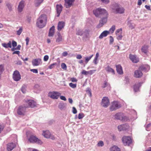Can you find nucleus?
I'll use <instances>...</instances> for the list:
<instances>
[{"label": "nucleus", "mask_w": 151, "mask_h": 151, "mask_svg": "<svg viewBox=\"0 0 151 151\" xmlns=\"http://www.w3.org/2000/svg\"><path fill=\"white\" fill-rule=\"evenodd\" d=\"M47 17L45 14L41 15L37 20V26L40 28H42L46 25Z\"/></svg>", "instance_id": "f257e3e1"}, {"label": "nucleus", "mask_w": 151, "mask_h": 151, "mask_svg": "<svg viewBox=\"0 0 151 151\" xmlns=\"http://www.w3.org/2000/svg\"><path fill=\"white\" fill-rule=\"evenodd\" d=\"M113 9L114 10L116 13L122 14L124 13L125 9L122 6L117 4L114 5V8Z\"/></svg>", "instance_id": "f03ea898"}, {"label": "nucleus", "mask_w": 151, "mask_h": 151, "mask_svg": "<svg viewBox=\"0 0 151 151\" xmlns=\"http://www.w3.org/2000/svg\"><path fill=\"white\" fill-rule=\"evenodd\" d=\"M28 140L31 143H36L39 145H41L42 144V142L39 139L35 136L33 135L31 136L30 137Z\"/></svg>", "instance_id": "7ed1b4c3"}, {"label": "nucleus", "mask_w": 151, "mask_h": 151, "mask_svg": "<svg viewBox=\"0 0 151 151\" xmlns=\"http://www.w3.org/2000/svg\"><path fill=\"white\" fill-rule=\"evenodd\" d=\"M61 94L58 91L50 92L48 94V96L53 99H58Z\"/></svg>", "instance_id": "20e7f679"}, {"label": "nucleus", "mask_w": 151, "mask_h": 151, "mask_svg": "<svg viewBox=\"0 0 151 151\" xmlns=\"http://www.w3.org/2000/svg\"><path fill=\"white\" fill-rule=\"evenodd\" d=\"M122 141L125 146H129L132 143V139L129 136H124L122 138Z\"/></svg>", "instance_id": "39448f33"}, {"label": "nucleus", "mask_w": 151, "mask_h": 151, "mask_svg": "<svg viewBox=\"0 0 151 151\" xmlns=\"http://www.w3.org/2000/svg\"><path fill=\"white\" fill-rule=\"evenodd\" d=\"M110 104L109 101L107 97H104L102 99L101 103V105L104 108H107Z\"/></svg>", "instance_id": "423d86ee"}, {"label": "nucleus", "mask_w": 151, "mask_h": 151, "mask_svg": "<svg viewBox=\"0 0 151 151\" xmlns=\"http://www.w3.org/2000/svg\"><path fill=\"white\" fill-rule=\"evenodd\" d=\"M26 108L25 107L19 106L17 110V113L19 115H24L26 112Z\"/></svg>", "instance_id": "0eeeda50"}, {"label": "nucleus", "mask_w": 151, "mask_h": 151, "mask_svg": "<svg viewBox=\"0 0 151 151\" xmlns=\"http://www.w3.org/2000/svg\"><path fill=\"white\" fill-rule=\"evenodd\" d=\"M121 107L120 104L116 101L113 102L112 105L110 107V109L111 111L116 110Z\"/></svg>", "instance_id": "6e6552de"}, {"label": "nucleus", "mask_w": 151, "mask_h": 151, "mask_svg": "<svg viewBox=\"0 0 151 151\" xmlns=\"http://www.w3.org/2000/svg\"><path fill=\"white\" fill-rule=\"evenodd\" d=\"M13 78L15 81H17L20 80L21 78L19 71L17 70L14 71L13 75Z\"/></svg>", "instance_id": "1a4fd4ad"}, {"label": "nucleus", "mask_w": 151, "mask_h": 151, "mask_svg": "<svg viewBox=\"0 0 151 151\" xmlns=\"http://www.w3.org/2000/svg\"><path fill=\"white\" fill-rule=\"evenodd\" d=\"M115 119L121 120L124 121L125 119V116L123 114L121 113H118L114 115Z\"/></svg>", "instance_id": "9d476101"}, {"label": "nucleus", "mask_w": 151, "mask_h": 151, "mask_svg": "<svg viewBox=\"0 0 151 151\" xmlns=\"http://www.w3.org/2000/svg\"><path fill=\"white\" fill-rule=\"evenodd\" d=\"M108 17L106 16L102 18L100 21L97 27L98 28H100L105 24L107 21V18Z\"/></svg>", "instance_id": "9b49d317"}, {"label": "nucleus", "mask_w": 151, "mask_h": 151, "mask_svg": "<svg viewBox=\"0 0 151 151\" xmlns=\"http://www.w3.org/2000/svg\"><path fill=\"white\" fill-rule=\"evenodd\" d=\"M32 65L33 66H37L42 63V60L40 58L33 59L32 61Z\"/></svg>", "instance_id": "f8f14e48"}, {"label": "nucleus", "mask_w": 151, "mask_h": 151, "mask_svg": "<svg viewBox=\"0 0 151 151\" xmlns=\"http://www.w3.org/2000/svg\"><path fill=\"white\" fill-rule=\"evenodd\" d=\"M65 1L64 5L65 7L68 8L71 7L75 0H64Z\"/></svg>", "instance_id": "ddd939ff"}, {"label": "nucleus", "mask_w": 151, "mask_h": 151, "mask_svg": "<svg viewBox=\"0 0 151 151\" xmlns=\"http://www.w3.org/2000/svg\"><path fill=\"white\" fill-rule=\"evenodd\" d=\"M25 2L24 1H21L19 3L18 7V11L20 12H21L24 6Z\"/></svg>", "instance_id": "4468645a"}, {"label": "nucleus", "mask_w": 151, "mask_h": 151, "mask_svg": "<svg viewBox=\"0 0 151 151\" xmlns=\"http://www.w3.org/2000/svg\"><path fill=\"white\" fill-rule=\"evenodd\" d=\"M129 57L131 60L134 63H137L139 61V59L135 55L130 54Z\"/></svg>", "instance_id": "2eb2a0df"}, {"label": "nucleus", "mask_w": 151, "mask_h": 151, "mask_svg": "<svg viewBox=\"0 0 151 151\" xmlns=\"http://www.w3.org/2000/svg\"><path fill=\"white\" fill-rule=\"evenodd\" d=\"M139 69L145 72L148 71L150 69V66L147 65H143L139 68Z\"/></svg>", "instance_id": "dca6fc26"}, {"label": "nucleus", "mask_w": 151, "mask_h": 151, "mask_svg": "<svg viewBox=\"0 0 151 151\" xmlns=\"http://www.w3.org/2000/svg\"><path fill=\"white\" fill-rule=\"evenodd\" d=\"M26 103L28 104L29 107L33 108L36 106V103L33 100H28L26 101Z\"/></svg>", "instance_id": "f3484780"}, {"label": "nucleus", "mask_w": 151, "mask_h": 151, "mask_svg": "<svg viewBox=\"0 0 151 151\" xmlns=\"http://www.w3.org/2000/svg\"><path fill=\"white\" fill-rule=\"evenodd\" d=\"M56 8L57 14H58L57 16V17H58L60 16V14L62 11L63 6L60 4H57L56 6Z\"/></svg>", "instance_id": "a211bd4d"}, {"label": "nucleus", "mask_w": 151, "mask_h": 151, "mask_svg": "<svg viewBox=\"0 0 151 151\" xmlns=\"http://www.w3.org/2000/svg\"><path fill=\"white\" fill-rule=\"evenodd\" d=\"M143 74L139 70H136L134 72V76L136 78H139L142 76Z\"/></svg>", "instance_id": "6ab92c4d"}, {"label": "nucleus", "mask_w": 151, "mask_h": 151, "mask_svg": "<svg viewBox=\"0 0 151 151\" xmlns=\"http://www.w3.org/2000/svg\"><path fill=\"white\" fill-rule=\"evenodd\" d=\"M65 26V23L63 21L59 22L58 25V31H60L62 29L64 28Z\"/></svg>", "instance_id": "aec40b11"}, {"label": "nucleus", "mask_w": 151, "mask_h": 151, "mask_svg": "<svg viewBox=\"0 0 151 151\" xmlns=\"http://www.w3.org/2000/svg\"><path fill=\"white\" fill-rule=\"evenodd\" d=\"M16 145L15 143H11L7 145V149L8 151L12 150L15 147Z\"/></svg>", "instance_id": "412c9836"}, {"label": "nucleus", "mask_w": 151, "mask_h": 151, "mask_svg": "<svg viewBox=\"0 0 151 151\" xmlns=\"http://www.w3.org/2000/svg\"><path fill=\"white\" fill-rule=\"evenodd\" d=\"M100 15L104 16V17H108V14L107 11L104 9L100 8Z\"/></svg>", "instance_id": "4be33fe9"}, {"label": "nucleus", "mask_w": 151, "mask_h": 151, "mask_svg": "<svg viewBox=\"0 0 151 151\" xmlns=\"http://www.w3.org/2000/svg\"><path fill=\"white\" fill-rule=\"evenodd\" d=\"M128 126L126 124H123L119 126L118 127V130L119 131L122 130H124L127 129Z\"/></svg>", "instance_id": "5701e85b"}, {"label": "nucleus", "mask_w": 151, "mask_h": 151, "mask_svg": "<svg viewBox=\"0 0 151 151\" xmlns=\"http://www.w3.org/2000/svg\"><path fill=\"white\" fill-rule=\"evenodd\" d=\"M116 69L117 72L119 74H122L123 73V71L122 66L120 65L116 66Z\"/></svg>", "instance_id": "b1692460"}, {"label": "nucleus", "mask_w": 151, "mask_h": 151, "mask_svg": "<svg viewBox=\"0 0 151 151\" xmlns=\"http://www.w3.org/2000/svg\"><path fill=\"white\" fill-rule=\"evenodd\" d=\"M109 34V32L105 30L103 31L99 37V39H101L104 37H106Z\"/></svg>", "instance_id": "393cba45"}, {"label": "nucleus", "mask_w": 151, "mask_h": 151, "mask_svg": "<svg viewBox=\"0 0 151 151\" xmlns=\"http://www.w3.org/2000/svg\"><path fill=\"white\" fill-rule=\"evenodd\" d=\"M142 85V83H138L136 84L134 86V91L135 92H137L139 91V88Z\"/></svg>", "instance_id": "a878e982"}, {"label": "nucleus", "mask_w": 151, "mask_h": 151, "mask_svg": "<svg viewBox=\"0 0 151 151\" xmlns=\"http://www.w3.org/2000/svg\"><path fill=\"white\" fill-rule=\"evenodd\" d=\"M54 30L55 27L54 26L50 28L48 34V36L49 37H52L53 36L54 34Z\"/></svg>", "instance_id": "bb28decb"}, {"label": "nucleus", "mask_w": 151, "mask_h": 151, "mask_svg": "<svg viewBox=\"0 0 151 151\" xmlns=\"http://www.w3.org/2000/svg\"><path fill=\"white\" fill-rule=\"evenodd\" d=\"M50 134L51 133L49 131H43L42 133L43 136L46 138H49Z\"/></svg>", "instance_id": "cd10ccee"}, {"label": "nucleus", "mask_w": 151, "mask_h": 151, "mask_svg": "<svg viewBox=\"0 0 151 151\" xmlns=\"http://www.w3.org/2000/svg\"><path fill=\"white\" fill-rule=\"evenodd\" d=\"M2 45L5 48H8V47L11 48L12 47L11 42L10 41H9L7 44L6 43H2Z\"/></svg>", "instance_id": "c85d7f7f"}, {"label": "nucleus", "mask_w": 151, "mask_h": 151, "mask_svg": "<svg viewBox=\"0 0 151 151\" xmlns=\"http://www.w3.org/2000/svg\"><path fill=\"white\" fill-rule=\"evenodd\" d=\"M100 8H99L93 11V14L96 17H98L100 15Z\"/></svg>", "instance_id": "c756f323"}, {"label": "nucleus", "mask_w": 151, "mask_h": 151, "mask_svg": "<svg viewBox=\"0 0 151 151\" xmlns=\"http://www.w3.org/2000/svg\"><path fill=\"white\" fill-rule=\"evenodd\" d=\"M148 47L147 45H144L142 47L141 49L142 52L145 54H147L148 52Z\"/></svg>", "instance_id": "7c9ffc66"}, {"label": "nucleus", "mask_w": 151, "mask_h": 151, "mask_svg": "<svg viewBox=\"0 0 151 151\" xmlns=\"http://www.w3.org/2000/svg\"><path fill=\"white\" fill-rule=\"evenodd\" d=\"M44 0H35V6H39L42 3Z\"/></svg>", "instance_id": "2f4dec72"}, {"label": "nucleus", "mask_w": 151, "mask_h": 151, "mask_svg": "<svg viewBox=\"0 0 151 151\" xmlns=\"http://www.w3.org/2000/svg\"><path fill=\"white\" fill-rule=\"evenodd\" d=\"M58 37L56 39V42H61L62 40V36L61 35L60 32L58 33Z\"/></svg>", "instance_id": "473e14b6"}, {"label": "nucleus", "mask_w": 151, "mask_h": 151, "mask_svg": "<svg viewBox=\"0 0 151 151\" xmlns=\"http://www.w3.org/2000/svg\"><path fill=\"white\" fill-rule=\"evenodd\" d=\"M106 70L108 72L112 73L114 74L115 73L114 70L109 66L106 68Z\"/></svg>", "instance_id": "72a5a7b5"}, {"label": "nucleus", "mask_w": 151, "mask_h": 151, "mask_svg": "<svg viewBox=\"0 0 151 151\" xmlns=\"http://www.w3.org/2000/svg\"><path fill=\"white\" fill-rule=\"evenodd\" d=\"M65 106V104L63 102L60 103L58 105V108L61 110H63Z\"/></svg>", "instance_id": "f704fd0d"}, {"label": "nucleus", "mask_w": 151, "mask_h": 151, "mask_svg": "<svg viewBox=\"0 0 151 151\" xmlns=\"http://www.w3.org/2000/svg\"><path fill=\"white\" fill-rule=\"evenodd\" d=\"M110 151H120V149L117 147L114 146L110 148Z\"/></svg>", "instance_id": "c9c22d12"}, {"label": "nucleus", "mask_w": 151, "mask_h": 151, "mask_svg": "<svg viewBox=\"0 0 151 151\" xmlns=\"http://www.w3.org/2000/svg\"><path fill=\"white\" fill-rule=\"evenodd\" d=\"M93 55H92L89 57H86L85 58V63L87 64L89 61L91 60L93 56Z\"/></svg>", "instance_id": "e433bc0d"}, {"label": "nucleus", "mask_w": 151, "mask_h": 151, "mask_svg": "<svg viewBox=\"0 0 151 151\" xmlns=\"http://www.w3.org/2000/svg\"><path fill=\"white\" fill-rule=\"evenodd\" d=\"M84 33V31L81 29H79L78 30L76 33L77 35L82 36L83 35Z\"/></svg>", "instance_id": "4c0bfd02"}, {"label": "nucleus", "mask_w": 151, "mask_h": 151, "mask_svg": "<svg viewBox=\"0 0 151 151\" xmlns=\"http://www.w3.org/2000/svg\"><path fill=\"white\" fill-rule=\"evenodd\" d=\"M89 31L88 30H85L84 31V33L83 35H84V36L85 37H87L89 35Z\"/></svg>", "instance_id": "58836bf2"}, {"label": "nucleus", "mask_w": 151, "mask_h": 151, "mask_svg": "<svg viewBox=\"0 0 151 151\" xmlns=\"http://www.w3.org/2000/svg\"><path fill=\"white\" fill-rule=\"evenodd\" d=\"M86 91L87 94L89 96H91L92 94L91 92V89L90 88H87L86 89Z\"/></svg>", "instance_id": "ea45409f"}, {"label": "nucleus", "mask_w": 151, "mask_h": 151, "mask_svg": "<svg viewBox=\"0 0 151 151\" xmlns=\"http://www.w3.org/2000/svg\"><path fill=\"white\" fill-rule=\"evenodd\" d=\"M115 29V26L114 25H113L110 28L109 30V33L111 32L113 33L114 30Z\"/></svg>", "instance_id": "a19ab883"}, {"label": "nucleus", "mask_w": 151, "mask_h": 151, "mask_svg": "<svg viewBox=\"0 0 151 151\" xmlns=\"http://www.w3.org/2000/svg\"><path fill=\"white\" fill-rule=\"evenodd\" d=\"M84 116V114L83 113H80L78 115V118L79 119H82Z\"/></svg>", "instance_id": "79ce46f5"}, {"label": "nucleus", "mask_w": 151, "mask_h": 151, "mask_svg": "<svg viewBox=\"0 0 151 151\" xmlns=\"http://www.w3.org/2000/svg\"><path fill=\"white\" fill-rule=\"evenodd\" d=\"M22 31V27L19 28V29L17 31V34L19 35L21 33Z\"/></svg>", "instance_id": "37998d69"}, {"label": "nucleus", "mask_w": 151, "mask_h": 151, "mask_svg": "<svg viewBox=\"0 0 151 151\" xmlns=\"http://www.w3.org/2000/svg\"><path fill=\"white\" fill-rule=\"evenodd\" d=\"M6 6H7L8 9H9L10 11H12V6L10 4L8 3L6 4Z\"/></svg>", "instance_id": "c03bdc74"}, {"label": "nucleus", "mask_w": 151, "mask_h": 151, "mask_svg": "<svg viewBox=\"0 0 151 151\" xmlns=\"http://www.w3.org/2000/svg\"><path fill=\"white\" fill-rule=\"evenodd\" d=\"M69 85L72 88H76L77 85L76 84H74L71 83L69 84Z\"/></svg>", "instance_id": "a18cd8bd"}, {"label": "nucleus", "mask_w": 151, "mask_h": 151, "mask_svg": "<svg viewBox=\"0 0 151 151\" xmlns=\"http://www.w3.org/2000/svg\"><path fill=\"white\" fill-rule=\"evenodd\" d=\"M99 147H102L104 145V142L102 141H100L99 142L97 145Z\"/></svg>", "instance_id": "49530a36"}, {"label": "nucleus", "mask_w": 151, "mask_h": 151, "mask_svg": "<svg viewBox=\"0 0 151 151\" xmlns=\"http://www.w3.org/2000/svg\"><path fill=\"white\" fill-rule=\"evenodd\" d=\"M110 38V40H109V44L110 45L112 44L113 42L114 41V39L113 38V37L111 36H109Z\"/></svg>", "instance_id": "de8ad7c7"}, {"label": "nucleus", "mask_w": 151, "mask_h": 151, "mask_svg": "<svg viewBox=\"0 0 151 151\" xmlns=\"http://www.w3.org/2000/svg\"><path fill=\"white\" fill-rule=\"evenodd\" d=\"M61 68L63 69L66 70L67 68V66L65 63H62L61 65Z\"/></svg>", "instance_id": "09e8293b"}, {"label": "nucleus", "mask_w": 151, "mask_h": 151, "mask_svg": "<svg viewBox=\"0 0 151 151\" xmlns=\"http://www.w3.org/2000/svg\"><path fill=\"white\" fill-rule=\"evenodd\" d=\"M116 36H117L116 38L118 40H120L122 39V34H120V35L118 34Z\"/></svg>", "instance_id": "8fccbe9b"}, {"label": "nucleus", "mask_w": 151, "mask_h": 151, "mask_svg": "<svg viewBox=\"0 0 151 151\" xmlns=\"http://www.w3.org/2000/svg\"><path fill=\"white\" fill-rule=\"evenodd\" d=\"M122 29L121 28L118 29L116 30V32H115V34L116 35H117L118 34V33L120 32V34H122Z\"/></svg>", "instance_id": "3c124183"}, {"label": "nucleus", "mask_w": 151, "mask_h": 151, "mask_svg": "<svg viewBox=\"0 0 151 151\" xmlns=\"http://www.w3.org/2000/svg\"><path fill=\"white\" fill-rule=\"evenodd\" d=\"M56 65V63H53L52 64H51L49 66L48 68H49L50 69H52L53 68H54V65Z\"/></svg>", "instance_id": "603ef678"}, {"label": "nucleus", "mask_w": 151, "mask_h": 151, "mask_svg": "<svg viewBox=\"0 0 151 151\" xmlns=\"http://www.w3.org/2000/svg\"><path fill=\"white\" fill-rule=\"evenodd\" d=\"M12 46L13 47H15L17 46V43L14 41H12Z\"/></svg>", "instance_id": "864d4df0"}, {"label": "nucleus", "mask_w": 151, "mask_h": 151, "mask_svg": "<svg viewBox=\"0 0 151 151\" xmlns=\"http://www.w3.org/2000/svg\"><path fill=\"white\" fill-rule=\"evenodd\" d=\"M15 64L17 65H21L22 64V63L20 60H18L15 62Z\"/></svg>", "instance_id": "5fc2aeb1"}, {"label": "nucleus", "mask_w": 151, "mask_h": 151, "mask_svg": "<svg viewBox=\"0 0 151 151\" xmlns=\"http://www.w3.org/2000/svg\"><path fill=\"white\" fill-rule=\"evenodd\" d=\"M96 71V70H90L89 71H88V73L90 74L91 75H92L93 73H94V72Z\"/></svg>", "instance_id": "6e6d98bb"}, {"label": "nucleus", "mask_w": 151, "mask_h": 151, "mask_svg": "<svg viewBox=\"0 0 151 151\" xmlns=\"http://www.w3.org/2000/svg\"><path fill=\"white\" fill-rule=\"evenodd\" d=\"M30 71L35 73H37L38 72L37 69H31L30 70Z\"/></svg>", "instance_id": "4d7b16f0"}, {"label": "nucleus", "mask_w": 151, "mask_h": 151, "mask_svg": "<svg viewBox=\"0 0 151 151\" xmlns=\"http://www.w3.org/2000/svg\"><path fill=\"white\" fill-rule=\"evenodd\" d=\"M70 80L72 82H77V80L75 78L73 77L71 78Z\"/></svg>", "instance_id": "13d9d810"}, {"label": "nucleus", "mask_w": 151, "mask_h": 151, "mask_svg": "<svg viewBox=\"0 0 151 151\" xmlns=\"http://www.w3.org/2000/svg\"><path fill=\"white\" fill-rule=\"evenodd\" d=\"M88 71H87L85 70H83L81 72V73L84 74L85 75H87L88 73Z\"/></svg>", "instance_id": "bf43d9fd"}, {"label": "nucleus", "mask_w": 151, "mask_h": 151, "mask_svg": "<svg viewBox=\"0 0 151 151\" xmlns=\"http://www.w3.org/2000/svg\"><path fill=\"white\" fill-rule=\"evenodd\" d=\"M72 109V112L74 114H76L77 113V111L76 108L75 107H73Z\"/></svg>", "instance_id": "052dcab7"}, {"label": "nucleus", "mask_w": 151, "mask_h": 151, "mask_svg": "<svg viewBox=\"0 0 151 151\" xmlns=\"http://www.w3.org/2000/svg\"><path fill=\"white\" fill-rule=\"evenodd\" d=\"M108 85H109V84H108L106 82H104L103 85L102 86L103 88H105L106 86H108Z\"/></svg>", "instance_id": "680f3d73"}, {"label": "nucleus", "mask_w": 151, "mask_h": 151, "mask_svg": "<svg viewBox=\"0 0 151 151\" xmlns=\"http://www.w3.org/2000/svg\"><path fill=\"white\" fill-rule=\"evenodd\" d=\"M49 58V56L47 55H45L44 57V60L45 61H47Z\"/></svg>", "instance_id": "e2e57ef3"}, {"label": "nucleus", "mask_w": 151, "mask_h": 151, "mask_svg": "<svg viewBox=\"0 0 151 151\" xmlns=\"http://www.w3.org/2000/svg\"><path fill=\"white\" fill-rule=\"evenodd\" d=\"M97 61L98 59L95 58L94 59L93 61V62L95 65H96L98 63V62Z\"/></svg>", "instance_id": "0e129e2a"}, {"label": "nucleus", "mask_w": 151, "mask_h": 151, "mask_svg": "<svg viewBox=\"0 0 151 151\" xmlns=\"http://www.w3.org/2000/svg\"><path fill=\"white\" fill-rule=\"evenodd\" d=\"M50 138L52 140H55L56 139V138L54 136L51 134H50Z\"/></svg>", "instance_id": "69168bd1"}, {"label": "nucleus", "mask_w": 151, "mask_h": 151, "mask_svg": "<svg viewBox=\"0 0 151 151\" xmlns=\"http://www.w3.org/2000/svg\"><path fill=\"white\" fill-rule=\"evenodd\" d=\"M29 38L28 37H27L25 41H26V45H28V43L29 41Z\"/></svg>", "instance_id": "338daca9"}, {"label": "nucleus", "mask_w": 151, "mask_h": 151, "mask_svg": "<svg viewBox=\"0 0 151 151\" xmlns=\"http://www.w3.org/2000/svg\"><path fill=\"white\" fill-rule=\"evenodd\" d=\"M60 99H61L64 100V101H66V99L65 97V96H60Z\"/></svg>", "instance_id": "774afa93"}]
</instances>
